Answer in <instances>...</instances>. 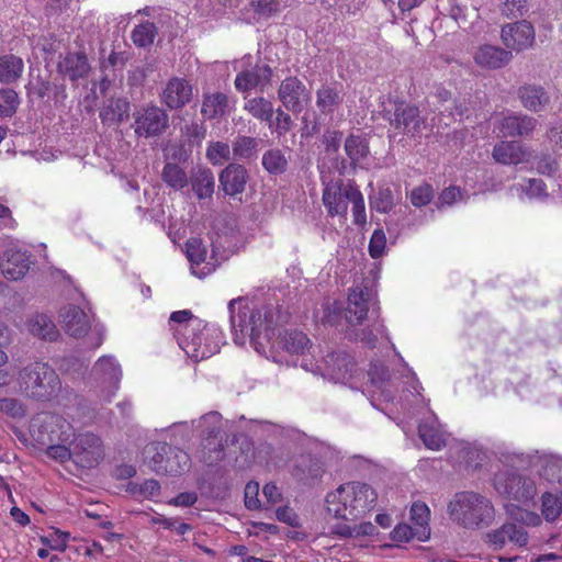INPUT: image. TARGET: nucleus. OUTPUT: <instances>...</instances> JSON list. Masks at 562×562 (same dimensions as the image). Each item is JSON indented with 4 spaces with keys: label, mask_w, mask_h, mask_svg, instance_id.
Returning <instances> with one entry per match:
<instances>
[{
    "label": "nucleus",
    "mask_w": 562,
    "mask_h": 562,
    "mask_svg": "<svg viewBox=\"0 0 562 562\" xmlns=\"http://www.w3.org/2000/svg\"><path fill=\"white\" fill-rule=\"evenodd\" d=\"M156 27L150 22H145L136 26L132 32V40L135 45L146 47L153 44L156 36Z\"/></svg>",
    "instance_id": "49"
},
{
    "label": "nucleus",
    "mask_w": 562,
    "mask_h": 562,
    "mask_svg": "<svg viewBox=\"0 0 562 562\" xmlns=\"http://www.w3.org/2000/svg\"><path fill=\"white\" fill-rule=\"evenodd\" d=\"M221 419L217 412H210L199 420L192 422L191 427L200 429L201 434L207 435L209 438H217L221 431Z\"/></svg>",
    "instance_id": "42"
},
{
    "label": "nucleus",
    "mask_w": 562,
    "mask_h": 562,
    "mask_svg": "<svg viewBox=\"0 0 562 562\" xmlns=\"http://www.w3.org/2000/svg\"><path fill=\"white\" fill-rule=\"evenodd\" d=\"M251 56H245L241 60L235 61V69H241L235 79V88L240 92H248L252 89L263 88L270 82L272 70L268 65H251Z\"/></svg>",
    "instance_id": "12"
},
{
    "label": "nucleus",
    "mask_w": 562,
    "mask_h": 562,
    "mask_svg": "<svg viewBox=\"0 0 562 562\" xmlns=\"http://www.w3.org/2000/svg\"><path fill=\"white\" fill-rule=\"evenodd\" d=\"M355 190L353 186H344L340 180L327 182L323 192V203L328 214L345 217L351 191Z\"/></svg>",
    "instance_id": "16"
},
{
    "label": "nucleus",
    "mask_w": 562,
    "mask_h": 562,
    "mask_svg": "<svg viewBox=\"0 0 562 562\" xmlns=\"http://www.w3.org/2000/svg\"><path fill=\"white\" fill-rule=\"evenodd\" d=\"M494 487L499 495L521 503L532 501L537 494V486L532 479L508 470L495 474Z\"/></svg>",
    "instance_id": "9"
},
{
    "label": "nucleus",
    "mask_w": 562,
    "mask_h": 562,
    "mask_svg": "<svg viewBox=\"0 0 562 562\" xmlns=\"http://www.w3.org/2000/svg\"><path fill=\"white\" fill-rule=\"evenodd\" d=\"M501 40L507 50L520 53L533 46L536 31L526 20L507 23L502 27Z\"/></svg>",
    "instance_id": "13"
},
{
    "label": "nucleus",
    "mask_w": 562,
    "mask_h": 562,
    "mask_svg": "<svg viewBox=\"0 0 562 562\" xmlns=\"http://www.w3.org/2000/svg\"><path fill=\"white\" fill-rule=\"evenodd\" d=\"M59 322L67 335L72 338L80 339L91 333L90 347L97 349L103 341L102 327L94 326L92 328V318L85 310L75 304H67L59 311Z\"/></svg>",
    "instance_id": "6"
},
{
    "label": "nucleus",
    "mask_w": 562,
    "mask_h": 562,
    "mask_svg": "<svg viewBox=\"0 0 562 562\" xmlns=\"http://www.w3.org/2000/svg\"><path fill=\"white\" fill-rule=\"evenodd\" d=\"M220 182L229 195H235L244 191L247 182L246 169L240 165H229L220 175Z\"/></svg>",
    "instance_id": "28"
},
{
    "label": "nucleus",
    "mask_w": 562,
    "mask_h": 562,
    "mask_svg": "<svg viewBox=\"0 0 562 562\" xmlns=\"http://www.w3.org/2000/svg\"><path fill=\"white\" fill-rule=\"evenodd\" d=\"M71 430L72 427L66 419L48 412L35 415L30 424V435L40 446H47L54 441L68 442L72 436Z\"/></svg>",
    "instance_id": "7"
},
{
    "label": "nucleus",
    "mask_w": 562,
    "mask_h": 562,
    "mask_svg": "<svg viewBox=\"0 0 562 562\" xmlns=\"http://www.w3.org/2000/svg\"><path fill=\"white\" fill-rule=\"evenodd\" d=\"M262 166L270 173H282L285 171L288 160L280 149H270L262 156Z\"/></svg>",
    "instance_id": "46"
},
{
    "label": "nucleus",
    "mask_w": 562,
    "mask_h": 562,
    "mask_svg": "<svg viewBox=\"0 0 562 562\" xmlns=\"http://www.w3.org/2000/svg\"><path fill=\"white\" fill-rule=\"evenodd\" d=\"M167 125L168 115L158 106H147L135 113V133L138 136L149 137L158 135Z\"/></svg>",
    "instance_id": "18"
},
{
    "label": "nucleus",
    "mask_w": 562,
    "mask_h": 562,
    "mask_svg": "<svg viewBox=\"0 0 562 562\" xmlns=\"http://www.w3.org/2000/svg\"><path fill=\"white\" fill-rule=\"evenodd\" d=\"M395 200L390 189H380L370 198V205L380 213H387L394 206Z\"/></svg>",
    "instance_id": "51"
},
{
    "label": "nucleus",
    "mask_w": 562,
    "mask_h": 562,
    "mask_svg": "<svg viewBox=\"0 0 562 562\" xmlns=\"http://www.w3.org/2000/svg\"><path fill=\"white\" fill-rule=\"evenodd\" d=\"M72 441V459L83 468H92L102 458L101 441L93 434H80Z\"/></svg>",
    "instance_id": "14"
},
{
    "label": "nucleus",
    "mask_w": 562,
    "mask_h": 562,
    "mask_svg": "<svg viewBox=\"0 0 562 562\" xmlns=\"http://www.w3.org/2000/svg\"><path fill=\"white\" fill-rule=\"evenodd\" d=\"M434 196L432 188L429 184H422L411 192V202L416 207L427 205Z\"/></svg>",
    "instance_id": "59"
},
{
    "label": "nucleus",
    "mask_w": 562,
    "mask_h": 562,
    "mask_svg": "<svg viewBox=\"0 0 562 562\" xmlns=\"http://www.w3.org/2000/svg\"><path fill=\"white\" fill-rule=\"evenodd\" d=\"M472 57L476 67L485 70H496L508 65L513 59V54L499 46L482 44L474 48Z\"/></svg>",
    "instance_id": "19"
},
{
    "label": "nucleus",
    "mask_w": 562,
    "mask_h": 562,
    "mask_svg": "<svg viewBox=\"0 0 562 562\" xmlns=\"http://www.w3.org/2000/svg\"><path fill=\"white\" fill-rule=\"evenodd\" d=\"M228 311L234 341L244 345L248 337L258 353L266 355L269 347L271 353L284 349L291 355H302L310 345L307 336L299 330L285 331L274 338L270 310H254L243 299H235L229 302Z\"/></svg>",
    "instance_id": "1"
},
{
    "label": "nucleus",
    "mask_w": 562,
    "mask_h": 562,
    "mask_svg": "<svg viewBox=\"0 0 562 562\" xmlns=\"http://www.w3.org/2000/svg\"><path fill=\"white\" fill-rule=\"evenodd\" d=\"M23 59L13 54H4L0 56V82L12 83L16 81L23 74Z\"/></svg>",
    "instance_id": "35"
},
{
    "label": "nucleus",
    "mask_w": 562,
    "mask_h": 562,
    "mask_svg": "<svg viewBox=\"0 0 562 562\" xmlns=\"http://www.w3.org/2000/svg\"><path fill=\"white\" fill-rule=\"evenodd\" d=\"M507 514L513 521L527 527H538L542 521L537 513L513 505L507 507Z\"/></svg>",
    "instance_id": "47"
},
{
    "label": "nucleus",
    "mask_w": 562,
    "mask_h": 562,
    "mask_svg": "<svg viewBox=\"0 0 562 562\" xmlns=\"http://www.w3.org/2000/svg\"><path fill=\"white\" fill-rule=\"evenodd\" d=\"M418 536H423V533L406 524L397 525L391 532L392 540L396 542H407L413 538L418 539Z\"/></svg>",
    "instance_id": "60"
},
{
    "label": "nucleus",
    "mask_w": 562,
    "mask_h": 562,
    "mask_svg": "<svg viewBox=\"0 0 562 562\" xmlns=\"http://www.w3.org/2000/svg\"><path fill=\"white\" fill-rule=\"evenodd\" d=\"M228 111V99L222 92L205 93L203 97L201 113L212 120L224 116Z\"/></svg>",
    "instance_id": "34"
},
{
    "label": "nucleus",
    "mask_w": 562,
    "mask_h": 562,
    "mask_svg": "<svg viewBox=\"0 0 562 562\" xmlns=\"http://www.w3.org/2000/svg\"><path fill=\"white\" fill-rule=\"evenodd\" d=\"M193 86L184 78L173 77L168 80L162 92L161 101L171 110H178L188 104L193 97Z\"/></svg>",
    "instance_id": "20"
},
{
    "label": "nucleus",
    "mask_w": 562,
    "mask_h": 562,
    "mask_svg": "<svg viewBox=\"0 0 562 562\" xmlns=\"http://www.w3.org/2000/svg\"><path fill=\"white\" fill-rule=\"evenodd\" d=\"M192 187L199 199L209 198L214 190V177L209 169L200 170L193 178Z\"/></svg>",
    "instance_id": "45"
},
{
    "label": "nucleus",
    "mask_w": 562,
    "mask_h": 562,
    "mask_svg": "<svg viewBox=\"0 0 562 562\" xmlns=\"http://www.w3.org/2000/svg\"><path fill=\"white\" fill-rule=\"evenodd\" d=\"M162 178L173 189H182L188 182L186 173L177 165L172 164L165 166Z\"/></svg>",
    "instance_id": "52"
},
{
    "label": "nucleus",
    "mask_w": 562,
    "mask_h": 562,
    "mask_svg": "<svg viewBox=\"0 0 562 562\" xmlns=\"http://www.w3.org/2000/svg\"><path fill=\"white\" fill-rule=\"evenodd\" d=\"M531 156L530 149L517 142L502 140L493 149L494 159L504 165L529 162Z\"/></svg>",
    "instance_id": "23"
},
{
    "label": "nucleus",
    "mask_w": 562,
    "mask_h": 562,
    "mask_svg": "<svg viewBox=\"0 0 562 562\" xmlns=\"http://www.w3.org/2000/svg\"><path fill=\"white\" fill-rule=\"evenodd\" d=\"M186 246L191 271L194 276L204 278L215 270V265L206 261V248L200 239L191 238Z\"/></svg>",
    "instance_id": "25"
},
{
    "label": "nucleus",
    "mask_w": 562,
    "mask_h": 562,
    "mask_svg": "<svg viewBox=\"0 0 562 562\" xmlns=\"http://www.w3.org/2000/svg\"><path fill=\"white\" fill-rule=\"evenodd\" d=\"M331 532L341 538L355 539H359L362 537L374 538L379 533L376 527L370 521H364L353 526L344 522H338L331 527Z\"/></svg>",
    "instance_id": "36"
},
{
    "label": "nucleus",
    "mask_w": 562,
    "mask_h": 562,
    "mask_svg": "<svg viewBox=\"0 0 562 562\" xmlns=\"http://www.w3.org/2000/svg\"><path fill=\"white\" fill-rule=\"evenodd\" d=\"M368 375L372 385L381 391V395H383L385 400H391L392 396L386 389L393 386L394 383L383 363H373Z\"/></svg>",
    "instance_id": "39"
},
{
    "label": "nucleus",
    "mask_w": 562,
    "mask_h": 562,
    "mask_svg": "<svg viewBox=\"0 0 562 562\" xmlns=\"http://www.w3.org/2000/svg\"><path fill=\"white\" fill-rule=\"evenodd\" d=\"M19 391L27 398L48 402L61 391V380L56 370L46 362L33 361L16 372Z\"/></svg>",
    "instance_id": "3"
},
{
    "label": "nucleus",
    "mask_w": 562,
    "mask_h": 562,
    "mask_svg": "<svg viewBox=\"0 0 562 562\" xmlns=\"http://www.w3.org/2000/svg\"><path fill=\"white\" fill-rule=\"evenodd\" d=\"M449 512L454 520L467 528L490 525L495 516L491 501L473 492L457 494L449 504Z\"/></svg>",
    "instance_id": "5"
},
{
    "label": "nucleus",
    "mask_w": 562,
    "mask_h": 562,
    "mask_svg": "<svg viewBox=\"0 0 562 562\" xmlns=\"http://www.w3.org/2000/svg\"><path fill=\"white\" fill-rule=\"evenodd\" d=\"M58 70L70 80H77L88 75L90 65L82 53H68L58 63Z\"/></svg>",
    "instance_id": "26"
},
{
    "label": "nucleus",
    "mask_w": 562,
    "mask_h": 562,
    "mask_svg": "<svg viewBox=\"0 0 562 562\" xmlns=\"http://www.w3.org/2000/svg\"><path fill=\"white\" fill-rule=\"evenodd\" d=\"M130 103L126 99H111L100 111L103 123L112 125L128 119Z\"/></svg>",
    "instance_id": "33"
},
{
    "label": "nucleus",
    "mask_w": 562,
    "mask_h": 562,
    "mask_svg": "<svg viewBox=\"0 0 562 562\" xmlns=\"http://www.w3.org/2000/svg\"><path fill=\"white\" fill-rule=\"evenodd\" d=\"M529 536L526 530L518 527L515 522L503 524L499 528L485 533L484 541L493 550H502L508 543L516 547H526L528 544Z\"/></svg>",
    "instance_id": "17"
},
{
    "label": "nucleus",
    "mask_w": 562,
    "mask_h": 562,
    "mask_svg": "<svg viewBox=\"0 0 562 562\" xmlns=\"http://www.w3.org/2000/svg\"><path fill=\"white\" fill-rule=\"evenodd\" d=\"M419 437L425 446L439 450L446 442V432L436 417H428L419 425Z\"/></svg>",
    "instance_id": "29"
},
{
    "label": "nucleus",
    "mask_w": 562,
    "mask_h": 562,
    "mask_svg": "<svg viewBox=\"0 0 562 562\" xmlns=\"http://www.w3.org/2000/svg\"><path fill=\"white\" fill-rule=\"evenodd\" d=\"M504 462L515 467L530 465L549 482H562V458L553 454H525L508 452L504 454Z\"/></svg>",
    "instance_id": "10"
},
{
    "label": "nucleus",
    "mask_w": 562,
    "mask_h": 562,
    "mask_svg": "<svg viewBox=\"0 0 562 562\" xmlns=\"http://www.w3.org/2000/svg\"><path fill=\"white\" fill-rule=\"evenodd\" d=\"M375 490L367 483L348 482L326 496L327 512L338 519L356 520L374 508Z\"/></svg>",
    "instance_id": "2"
},
{
    "label": "nucleus",
    "mask_w": 562,
    "mask_h": 562,
    "mask_svg": "<svg viewBox=\"0 0 562 562\" xmlns=\"http://www.w3.org/2000/svg\"><path fill=\"white\" fill-rule=\"evenodd\" d=\"M69 540V533L53 529L47 536L42 537V542L55 551H64Z\"/></svg>",
    "instance_id": "56"
},
{
    "label": "nucleus",
    "mask_w": 562,
    "mask_h": 562,
    "mask_svg": "<svg viewBox=\"0 0 562 562\" xmlns=\"http://www.w3.org/2000/svg\"><path fill=\"white\" fill-rule=\"evenodd\" d=\"M352 204L353 221L358 225H363L367 222L366 206L362 193L356 188L351 191L350 201Z\"/></svg>",
    "instance_id": "55"
},
{
    "label": "nucleus",
    "mask_w": 562,
    "mask_h": 562,
    "mask_svg": "<svg viewBox=\"0 0 562 562\" xmlns=\"http://www.w3.org/2000/svg\"><path fill=\"white\" fill-rule=\"evenodd\" d=\"M190 458L187 452L171 448L167 458H154V471L157 473L180 474L189 467Z\"/></svg>",
    "instance_id": "27"
},
{
    "label": "nucleus",
    "mask_w": 562,
    "mask_h": 562,
    "mask_svg": "<svg viewBox=\"0 0 562 562\" xmlns=\"http://www.w3.org/2000/svg\"><path fill=\"white\" fill-rule=\"evenodd\" d=\"M29 331L43 340H56L59 331L55 323L45 314H37L31 317L27 322Z\"/></svg>",
    "instance_id": "32"
},
{
    "label": "nucleus",
    "mask_w": 562,
    "mask_h": 562,
    "mask_svg": "<svg viewBox=\"0 0 562 562\" xmlns=\"http://www.w3.org/2000/svg\"><path fill=\"white\" fill-rule=\"evenodd\" d=\"M231 148L222 142L211 143L206 149V157L213 165H223L229 159Z\"/></svg>",
    "instance_id": "53"
},
{
    "label": "nucleus",
    "mask_w": 562,
    "mask_h": 562,
    "mask_svg": "<svg viewBox=\"0 0 562 562\" xmlns=\"http://www.w3.org/2000/svg\"><path fill=\"white\" fill-rule=\"evenodd\" d=\"M391 123L395 128L402 130L411 136L419 135L426 127L424 119L419 116L418 108L405 103L396 105Z\"/></svg>",
    "instance_id": "22"
},
{
    "label": "nucleus",
    "mask_w": 562,
    "mask_h": 562,
    "mask_svg": "<svg viewBox=\"0 0 562 562\" xmlns=\"http://www.w3.org/2000/svg\"><path fill=\"white\" fill-rule=\"evenodd\" d=\"M301 366L305 370L318 373L325 379L344 384L349 383L357 371L353 358L342 351L328 353L321 363H311L310 367L303 361Z\"/></svg>",
    "instance_id": "8"
},
{
    "label": "nucleus",
    "mask_w": 562,
    "mask_h": 562,
    "mask_svg": "<svg viewBox=\"0 0 562 562\" xmlns=\"http://www.w3.org/2000/svg\"><path fill=\"white\" fill-rule=\"evenodd\" d=\"M345 150L355 165L362 166L369 149L366 139L360 136H350L346 139Z\"/></svg>",
    "instance_id": "41"
},
{
    "label": "nucleus",
    "mask_w": 562,
    "mask_h": 562,
    "mask_svg": "<svg viewBox=\"0 0 562 562\" xmlns=\"http://www.w3.org/2000/svg\"><path fill=\"white\" fill-rule=\"evenodd\" d=\"M244 109L255 119L265 122H271L274 112L272 103L263 97L247 100Z\"/></svg>",
    "instance_id": "40"
},
{
    "label": "nucleus",
    "mask_w": 562,
    "mask_h": 562,
    "mask_svg": "<svg viewBox=\"0 0 562 562\" xmlns=\"http://www.w3.org/2000/svg\"><path fill=\"white\" fill-rule=\"evenodd\" d=\"M20 100L18 93L12 89L0 90V117L12 116L18 106Z\"/></svg>",
    "instance_id": "50"
},
{
    "label": "nucleus",
    "mask_w": 562,
    "mask_h": 562,
    "mask_svg": "<svg viewBox=\"0 0 562 562\" xmlns=\"http://www.w3.org/2000/svg\"><path fill=\"white\" fill-rule=\"evenodd\" d=\"M130 491L134 495L155 499L159 496L160 485L156 480H146L140 484H131Z\"/></svg>",
    "instance_id": "54"
},
{
    "label": "nucleus",
    "mask_w": 562,
    "mask_h": 562,
    "mask_svg": "<svg viewBox=\"0 0 562 562\" xmlns=\"http://www.w3.org/2000/svg\"><path fill=\"white\" fill-rule=\"evenodd\" d=\"M386 237L382 229H375L369 244V252L372 258H379L384 254Z\"/></svg>",
    "instance_id": "61"
},
{
    "label": "nucleus",
    "mask_w": 562,
    "mask_h": 562,
    "mask_svg": "<svg viewBox=\"0 0 562 562\" xmlns=\"http://www.w3.org/2000/svg\"><path fill=\"white\" fill-rule=\"evenodd\" d=\"M177 340L188 357L200 361L220 351L224 336L215 324H206L194 318L177 330Z\"/></svg>",
    "instance_id": "4"
},
{
    "label": "nucleus",
    "mask_w": 562,
    "mask_h": 562,
    "mask_svg": "<svg viewBox=\"0 0 562 562\" xmlns=\"http://www.w3.org/2000/svg\"><path fill=\"white\" fill-rule=\"evenodd\" d=\"M537 127V120L524 114H504L497 123L503 137H528Z\"/></svg>",
    "instance_id": "21"
},
{
    "label": "nucleus",
    "mask_w": 562,
    "mask_h": 562,
    "mask_svg": "<svg viewBox=\"0 0 562 562\" xmlns=\"http://www.w3.org/2000/svg\"><path fill=\"white\" fill-rule=\"evenodd\" d=\"M0 413L9 418L20 420L26 416L27 408L20 398L5 396L0 398Z\"/></svg>",
    "instance_id": "44"
},
{
    "label": "nucleus",
    "mask_w": 562,
    "mask_h": 562,
    "mask_svg": "<svg viewBox=\"0 0 562 562\" xmlns=\"http://www.w3.org/2000/svg\"><path fill=\"white\" fill-rule=\"evenodd\" d=\"M341 306L336 300H328L323 305V315L321 321L323 323L334 324L339 318Z\"/></svg>",
    "instance_id": "64"
},
{
    "label": "nucleus",
    "mask_w": 562,
    "mask_h": 562,
    "mask_svg": "<svg viewBox=\"0 0 562 562\" xmlns=\"http://www.w3.org/2000/svg\"><path fill=\"white\" fill-rule=\"evenodd\" d=\"M429 508L424 503H414L411 508L412 520L416 525V529L423 533L418 536V540L425 541L429 537L428 520H429Z\"/></svg>",
    "instance_id": "43"
},
{
    "label": "nucleus",
    "mask_w": 562,
    "mask_h": 562,
    "mask_svg": "<svg viewBox=\"0 0 562 562\" xmlns=\"http://www.w3.org/2000/svg\"><path fill=\"white\" fill-rule=\"evenodd\" d=\"M527 10V0H504L502 13L507 18L521 16Z\"/></svg>",
    "instance_id": "62"
},
{
    "label": "nucleus",
    "mask_w": 562,
    "mask_h": 562,
    "mask_svg": "<svg viewBox=\"0 0 562 562\" xmlns=\"http://www.w3.org/2000/svg\"><path fill=\"white\" fill-rule=\"evenodd\" d=\"M518 98L529 111L539 112L544 109L550 98L541 86L526 85L519 88Z\"/></svg>",
    "instance_id": "30"
},
{
    "label": "nucleus",
    "mask_w": 562,
    "mask_h": 562,
    "mask_svg": "<svg viewBox=\"0 0 562 562\" xmlns=\"http://www.w3.org/2000/svg\"><path fill=\"white\" fill-rule=\"evenodd\" d=\"M283 106L293 113H300L310 103L311 95L302 81L296 77L285 78L278 91Z\"/></svg>",
    "instance_id": "15"
},
{
    "label": "nucleus",
    "mask_w": 562,
    "mask_h": 562,
    "mask_svg": "<svg viewBox=\"0 0 562 562\" xmlns=\"http://www.w3.org/2000/svg\"><path fill=\"white\" fill-rule=\"evenodd\" d=\"M542 515L548 521L555 520L562 513V495L544 493L542 495Z\"/></svg>",
    "instance_id": "48"
},
{
    "label": "nucleus",
    "mask_w": 562,
    "mask_h": 562,
    "mask_svg": "<svg viewBox=\"0 0 562 562\" xmlns=\"http://www.w3.org/2000/svg\"><path fill=\"white\" fill-rule=\"evenodd\" d=\"M257 147V140L252 137L240 136L237 137L233 144L234 155L240 158L250 157Z\"/></svg>",
    "instance_id": "57"
},
{
    "label": "nucleus",
    "mask_w": 562,
    "mask_h": 562,
    "mask_svg": "<svg viewBox=\"0 0 562 562\" xmlns=\"http://www.w3.org/2000/svg\"><path fill=\"white\" fill-rule=\"evenodd\" d=\"M5 256L7 259L2 265V274L10 280L23 278L30 268L26 254L10 249L5 252Z\"/></svg>",
    "instance_id": "31"
},
{
    "label": "nucleus",
    "mask_w": 562,
    "mask_h": 562,
    "mask_svg": "<svg viewBox=\"0 0 562 562\" xmlns=\"http://www.w3.org/2000/svg\"><path fill=\"white\" fill-rule=\"evenodd\" d=\"M293 121L291 116L282 109L277 110V117L270 122V127H274L279 136L285 135L292 127Z\"/></svg>",
    "instance_id": "63"
},
{
    "label": "nucleus",
    "mask_w": 562,
    "mask_h": 562,
    "mask_svg": "<svg viewBox=\"0 0 562 562\" xmlns=\"http://www.w3.org/2000/svg\"><path fill=\"white\" fill-rule=\"evenodd\" d=\"M467 200V194L459 187L451 186L446 188L439 195V205L440 206H451L459 202H464Z\"/></svg>",
    "instance_id": "58"
},
{
    "label": "nucleus",
    "mask_w": 562,
    "mask_h": 562,
    "mask_svg": "<svg viewBox=\"0 0 562 562\" xmlns=\"http://www.w3.org/2000/svg\"><path fill=\"white\" fill-rule=\"evenodd\" d=\"M341 101L342 98L336 87L324 86L317 91L316 105L324 114L333 113Z\"/></svg>",
    "instance_id": "38"
},
{
    "label": "nucleus",
    "mask_w": 562,
    "mask_h": 562,
    "mask_svg": "<svg viewBox=\"0 0 562 562\" xmlns=\"http://www.w3.org/2000/svg\"><path fill=\"white\" fill-rule=\"evenodd\" d=\"M369 299L370 290L368 288L356 286L351 290L346 307V319L350 325H359L366 319Z\"/></svg>",
    "instance_id": "24"
},
{
    "label": "nucleus",
    "mask_w": 562,
    "mask_h": 562,
    "mask_svg": "<svg viewBox=\"0 0 562 562\" xmlns=\"http://www.w3.org/2000/svg\"><path fill=\"white\" fill-rule=\"evenodd\" d=\"M91 379L104 401L110 402L116 394L122 379V369L112 356L100 357L91 370Z\"/></svg>",
    "instance_id": "11"
},
{
    "label": "nucleus",
    "mask_w": 562,
    "mask_h": 562,
    "mask_svg": "<svg viewBox=\"0 0 562 562\" xmlns=\"http://www.w3.org/2000/svg\"><path fill=\"white\" fill-rule=\"evenodd\" d=\"M512 193L520 200H542L548 195L546 184L541 179H528L524 184L514 186Z\"/></svg>",
    "instance_id": "37"
}]
</instances>
